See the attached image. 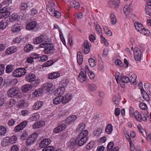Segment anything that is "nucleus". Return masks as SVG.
Here are the masks:
<instances>
[{"label": "nucleus", "mask_w": 151, "mask_h": 151, "mask_svg": "<svg viewBox=\"0 0 151 151\" xmlns=\"http://www.w3.org/2000/svg\"><path fill=\"white\" fill-rule=\"evenodd\" d=\"M26 73V70L23 68H19L15 70L13 72V76L17 78L24 76Z\"/></svg>", "instance_id": "2"}, {"label": "nucleus", "mask_w": 151, "mask_h": 151, "mask_svg": "<svg viewBox=\"0 0 151 151\" xmlns=\"http://www.w3.org/2000/svg\"><path fill=\"white\" fill-rule=\"evenodd\" d=\"M69 114V111L66 109L62 110L61 112L60 115L62 117H64L65 116L68 115Z\"/></svg>", "instance_id": "58"}, {"label": "nucleus", "mask_w": 151, "mask_h": 151, "mask_svg": "<svg viewBox=\"0 0 151 151\" xmlns=\"http://www.w3.org/2000/svg\"><path fill=\"white\" fill-rule=\"evenodd\" d=\"M38 135L37 133H35L30 135L27 140V145H30L32 144L37 138Z\"/></svg>", "instance_id": "5"}, {"label": "nucleus", "mask_w": 151, "mask_h": 151, "mask_svg": "<svg viewBox=\"0 0 151 151\" xmlns=\"http://www.w3.org/2000/svg\"><path fill=\"white\" fill-rule=\"evenodd\" d=\"M88 61L91 67H94L96 65V62L93 58H89L88 59Z\"/></svg>", "instance_id": "51"}, {"label": "nucleus", "mask_w": 151, "mask_h": 151, "mask_svg": "<svg viewBox=\"0 0 151 151\" xmlns=\"http://www.w3.org/2000/svg\"><path fill=\"white\" fill-rule=\"evenodd\" d=\"M51 44V45H49L44 49L43 51L45 53L50 54L53 52L54 51L53 46V45L52 46V44Z\"/></svg>", "instance_id": "21"}, {"label": "nucleus", "mask_w": 151, "mask_h": 151, "mask_svg": "<svg viewBox=\"0 0 151 151\" xmlns=\"http://www.w3.org/2000/svg\"><path fill=\"white\" fill-rule=\"evenodd\" d=\"M77 118V116L76 115H73L68 117L65 119V123L69 124L74 122Z\"/></svg>", "instance_id": "14"}, {"label": "nucleus", "mask_w": 151, "mask_h": 151, "mask_svg": "<svg viewBox=\"0 0 151 151\" xmlns=\"http://www.w3.org/2000/svg\"><path fill=\"white\" fill-rule=\"evenodd\" d=\"M85 127V124L83 123H81L76 128V131L77 132H79L83 130Z\"/></svg>", "instance_id": "42"}, {"label": "nucleus", "mask_w": 151, "mask_h": 151, "mask_svg": "<svg viewBox=\"0 0 151 151\" xmlns=\"http://www.w3.org/2000/svg\"><path fill=\"white\" fill-rule=\"evenodd\" d=\"M145 12L147 14L150 16L151 14V8L146 6L145 7Z\"/></svg>", "instance_id": "59"}, {"label": "nucleus", "mask_w": 151, "mask_h": 151, "mask_svg": "<svg viewBox=\"0 0 151 151\" xmlns=\"http://www.w3.org/2000/svg\"><path fill=\"white\" fill-rule=\"evenodd\" d=\"M66 127V124H61L55 128L54 130V132L56 133L60 132L65 129Z\"/></svg>", "instance_id": "16"}, {"label": "nucleus", "mask_w": 151, "mask_h": 151, "mask_svg": "<svg viewBox=\"0 0 151 151\" xmlns=\"http://www.w3.org/2000/svg\"><path fill=\"white\" fill-rule=\"evenodd\" d=\"M42 93V91L40 89L36 90L33 93L36 96H40V94Z\"/></svg>", "instance_id": "62"}, {"label": "nucleus", "mask_w": 151, "mask_h": 151, "mask_svg": "<svg viewBox=\"0 0 151 151\" xmlns=\"http://www.w3.org/2000/svg\"><path fill=\"white\" fill-rule=\"evenodd\" d=\"M77 145L76 139H70L69 143V146L71 148H74Z\"/></svg>", "instance_id": "26"}, {"label": "nucleus", "mask_w": 151, "mask_h": 151, "mask_svg": "<svg viewBox=\"0 0 151 151\" xmlns=\"http://www.w3.org/2000/svg\"><path fill=\"white\" fill-rule=\"evenodd\" d=\"M110 17L111 23L113 25L115 24L117 22L115 15L113 13H111L110 14Z\"/></svg>", "instance_id": "39"}, {"label": "nucleus", "mask_w": 151, "mask_h": 151, "mask_svg": "<svg viewBox=\"0 0 151 151\" xmlns=\"http://www.w3.org/2000/svg\"><path fill=\"white\" fill-rule=\"evenodd\" d=\"M95 29L97 32V33L99 34H101L100 35L101 38V42L103 43V42H104V38H103V37L102 35V32L101 29L100 25L99 24H97L95 27Z\"/></svg>", "instance_id": "22"}, {"label": "nucleus", "mask_w": 151, "mask_h": 151, "mask_svg": "<svg viewBox=\"0 0 151 151\" xmlns=\"http://www.w3.org/2000/svg\"><path fill=\"white\" fill-rule=\"evenodd\" d=\"M37 23L35 21H32L27 23L26 29L28 30H32V32H36L38 29L37 26Z\"/></svg>", "instance_id": "4"}, {"label": "nucleus", "mask_w": 151, "mask_h": 151, "mask_svg": "<svg viewBox=\"0 0 151 151\" xmlns=\"http://www.w3.org/2000/svg\"><path fill=\"white\" fill-rule=\"evenodd\" d=\"M134 116L137 120L139 122L142 121V116L139 112L136 111L134 113Z\"/></svg>", "instance_id": "33"}, {"label": "nucleus", "mask_w": 151, "mask_h": 151, "mask_svg": "<svg viewBox=\"0 0 151 151\" xmlns=\"http://www.w3.org/2000/svg\"><path fill=\"white\" fill-rule=\"evenodd\" d=\"M42 151H54V149L53 147L48 146L44 148Z\"/></svg>", "instance_id": "53"}, {"label": "nucleus", "mask_w": 151, "mask_h": 151, "mask_svg": "<svg viewBox=\"0 0 151 151\" xmlns=\"http://www.w3.org/2000/svg\"><path fill=\"white\" fill-rule=\"evenodd\" d=\"M53 85L52 83H47L44 85L43 89L44 90L49 91H52L53 90Z\"/></svg>", "instance_id": "28"}, {"label": "nucleus", "mask_w": 151, "mask_h": 151, "mask_svg": "<svg viewBox=\"0 0 151 151\" xmlns=\"http://www.w3.org/2000/svg\"><path fill=\"white\" fill-rule=\"evenodd\" d=\"M8 23L5 20H2L0 22V29H4L8 27Z\"/></svg>", "instance_id": "30"}, {"label": "nucleus", "mask_w": 151, "mask_h": 151, "mask_svg": "<svg viewBox=\"0 0 151 151\" xmlns=\"http://www.w3.org/2000/svg\"><path fill=\"white\" fill-rule=\"evenodd\" d=\"M88 88L90 91H93L96 90V86L94 84H90L88 86Z\"/></svg>", "instance_id": "50"}, {"label": "nucleus", "mask_w": 151, "mask_h": 151, "mask_svg": "<svg viewBox=\"0 0 151 151\" xmlns=\"http://www.w3.org/2000/svg\"><path fill=\"white\" fill-rule=\"evenodd\" d=\"M88 134V132L87 130H83L78 135V138H82L86 139V138H88L87 135Z\"/></svg>", "instance_id": "29"}, {"label": "nucleus", "mask_w": 151, "mask_h": 151, "mask_svg": "<svg viewBox=\"0 0 151 151\" xmlns=\"http://www.w3.org/2000/svg\"><path fill=\"white\" fill-rule=\"evenodd\" d=\"M144 86L147 93L149 95L151 96V91L150 88V84L147 83H145L144 84Z\"/></svg>", "instance_id": "48"}, {"label": "nucleus", "mask_w": 151, "mask_h": 151, "mask_svg": "<svg viewBox=\"0 0 151 151\" xmlns=\"http://www.w3.org/2000/svg\"><path fill=\"white\" fill-rule=\"evenodd\" d=\"M86 72L85 71H81L78 78V80L81 82H83L86 80Z\"/></svg>", "instance_id": "11"}, {"label": "nucleus", "mask_w": 151, "mask_h": 151, "mask_svg": "<svg viewBox=\"0 0 151 151\" xmlns=\"http://www.w3.org/2000/svg\"><path fill=\"white\" fill-rule=\"evenodd\" d=\"M94 147V143L93 142H90L87 145L86 147V148L87 149L89 150L92 149Z\"/></svg>", "instance_id": "56"}, {"label": "nucleus", "mask_w": 151, "mask_h": 151, "mask_svg": "<svg viewBox=\"0 0 151 151\" xmlns=\"http://www.w3.org/2000/svg\"><path fill=\"white\" fill-rule=\"evenodd\" d=\"M124 13L126 15L129 14L132 11L130 6L129 5H126L123 9Z\"/></svg>", "instance_id": "37"}, {"label": "nucleus", "mask_w": 151, "mask_h": 151, "mask_svg": "<svg viewBox=\"0 0 151 151\" xmlns=\"http://www.w3.org/2000/svg\"><path fill=\"white\" fill-rule=\"evenodd\" d=\"M120 0H117V1H114V2H112V7L114 8L118 7L120 5Z\"/></svg>", "instance_id": "46"}, {"label": "nucleus", "mask_w": 151, "mask_h": 151, "mask_svg": "<svg viewBox=\"0 0 151 151\" xmlns=\"http://www.w3.org/2000/svg\"><path fill=\"white\" fill-rule=\"evenodd\" d=\"M18 17L17 15L13 14L9 17V20L10 22H13L18 19Z\"/></svg>", "instance_id": "41"}, {"label": "nucleus", "mask_w": 151, "mask_h": 151, "mask_svg": "<svg viewBox=\"0 0 151 151\" xmlns=\"http://www.w3.org/2000/svg\"><path fill=\"white\" fill-rule=\"evenodd\" d=\"M21 30L20 26L18 24L14 25L12 27V31L14 33H17Z\"/></svg>", "instance_id": "24"}, {"label": "nucleus", "mask_w": 151, "mask_h": 151, "mask_svg": "<svg viewBox=\"0 0 151 151\" xmlns=\"http://www.w3.org/2000/svg\"><path fill=\"white\" fill-rule=\"evenodd\" d=\"M129 80L131 84H132L134 85H136L137 83V82L136 80L137 78V76L134 73H131L129 75Z\"/></svg>", "instance_id": "13"}, {"label": "nucleus", "mask_w": 151, "mask_h": 151, "mask_svg": "<svg viewBox=\"0 0 151 151\" xmlns=\"http://www.w3.org/2000/svg\"><path fill=\"white\" fill-rule=\"evenodd\" d=\"M36 78L35 75L33 74L30 73L26 76V80L29 82H32L35 80Z\"/></svg>", "instance_id": "20"}, {"label": "nucleus", "mask_w": 151, "mask_h": 151, "mask_svg": "<svg viewBox=\"0 0 151 151\" xmlns=\"http://www.w3.org/2000/svg\"><path fill=\"white\" fill-rule=\"evenodd\" d=\"M139 32L142 34L146 35L149 33L150 32L148 29H145L143 27V29H142Z\"/></svg>", "instance_id": "64"}, {"label": "nucleus", "mask_w": 151, "mask_h": 151, "mask_svg": "<svg viewBox=\"0 0 151 151\" xmlns=\"http://www.w3.org/2000/svg\"><path fill=\"white\" fill-rule=\"evenodd\" d=\"M77 62L80 65L82 63L83 61V56L81 52H78L77 54Z\"/></svg>", "instance_id": "35"}, {"label": "nucleus", "mask_w": 151, "mask_h": 151, "mask_svg": "<svg viewBox=\"0 0 151 151\" xmlns=\"http://www.w3.org/2000/svg\"><path fill=\"white\" fill-rule=\"evenodd\" d=\"M142 96L143 99H144L147 101H148L149 100V97L147 92H145L143 89L140 88Z\"/></svg>", "instance_id": "27"}, {"label": "nucleus", "mask_w": 151, "mask_h": 151, "mask_svg": "<svg viewBox=\"0 0 151 151\" xmlns=\"http://www.w3.org/2000/svg\"><path fill=\"white\" fill-rule=\"evenodd\" d=\"M61 98L62 104H65L70 101L72 99V96L70 94H66L63 96H61Z\"/></svg>", "instance_id": "8"}, {"label": "nucleus", "mask_w": 151, "mask_h": 151, "mask_svg": "<svg viewBox=\"0 0 151 151\" xmlns=\"http://www.w3.org/2000/svg\"><path fill=\"white\" fill-rule=\"evenodd\" d=\"M43 104L42 102L38 101L35 103L32 106V109L34 110H37L40 109Z\"/></svg>", "instance_id": "19"}, {"label": "nucleus", "mask_w": 151, "mask_h": 151, "mask_svg": "<svg viewBox=\"0 0 151 151\" xmlns=\"http://www.w3.org/2000/svg\"><path fill=\"white\" fill-rule=\"evenodd\" d=\"M47 41H44L39 46L40 48H46L49 45H51V44L50 43L49 40L47 42Z\"/></svg>", "instance_id": "40"}, {"label": "nucleus", "mask_w": 151, "mask_h": 151, "mask_svg": "<svg viewBox=\"0 0 151 151\" xmlns=\"http://www.w3.org/2000/svg\"><path fill=\"white\" fill-rule=\"evenodd\" d=\"M32 88V86L29 84H25L22 87V90L23 92H26L29 91Z\"/></svg>", "instance_id": "32"}, {"label": "nucleus", "mask_w": 151, "mask_h": 151, "mask_svg": "<svg viewBox=\"0 0 151 151\" xmlns=\"http://www.w3.org/2000/svg\"><path fill=\"white\" fill-rule=\"evenodd\" d=\"M134 26L137 30L139 32L142 29H143V26L142 24L139 22H135L134 24Z\"/></svg>", "instance_id": "31"}, {"label": "nucleus", "mask_w": 151, "mask_h": 151, "mask_svg": "<svg viewBox=\"0 0 151 151\" xmlns=\"http://www.w3.org/2000/svg\"><path fill=\"white\" fill-rule=\"evenodd\" d=\"M7 94L9 97H11L14 96L20 97L21 95L19 89L15 87L10 89L7 91Z\"/></svg>", "instance_id": "3"}, {"label": "nucleus", "mask_w": 151, "mask_h": 151, "mask_svg": "<svg viewBox=\"0 0 151 151\" xmlns=\"http://www.w3.org/2000/svg\"><path fill=\"white\" fill-rule=\"evenodd\" d=\"M44 40L42 38V36H40L36 39L35 43L36 44H40Z\"/></svg>", "instance_id": "54"}, {"label": "nucleus", "mask_w": 151, "mask_h": 151, "mask_svg": "<svg viewBox=\"0 0 151 151\" xmlns=\"http://www.w3.org/2000/svg\"><path fill=\"white\" fill-rule=\"evenodd\" d=\"M113 131V126L111 124H109L107 125L105 129L106 133L109 134H111Z\"/></svg>", "instance_id": "34"}, {"label": "nucleus", "mask_w": 151, "mask_h": 151, "mask_svg": "<svg viewBox=\"0 0 151 151\" xmlns=\"http://www.w3.org/2000/svg\"><path fill=\"white\" fill-rule=\"evenodd\" d=\"M33 49V46L30 44L27 45L24 48V51L27 52H29L30 51L32 50Z\"/></svg>", "instance_id": "44"}, {"label": "nucleus", "mask_w": 151, "mask_h": 151, "mask_svg": "<svg viewBox=\"0 0 151 151\" xmlns=\"http://www.w3.org/2000/svg\"><path fill=\"white\" fill-rule=\"evenodd\" d=\"M6 132V129L4 127L0 126V134L4 135Z\"/></svg>", "instance_id": "49"}, {"label": "nucleus", "mask_w": 151, "mask_h": 151, "mask_svg": "<svg viewBox=\"0 0 151 151\" xmlns=\"http://www.w3.org/2000/svg\"><path fill=\"white\" fill-rule=\"evenodd\" d=\"M78 138V137L76 139L77 145L79 146H81L85 144L88 139V138Z\"/></svg>", "instance_id": "12"}, {"label": "nucleus", "mask_w": 151, "mask_h": 151, "mask_svg": "<svg viewBox=\"0 0 151 151\" xmlns=\"http://www.w3.org/2000/svg\"><path fill=\"white\" fill-rule=\"evenodd\" d=\"M14 69L13 66L12 65H8L6 67V73H9L12 72Z\"/></svg>", "instance_id": "43"}, {"label": "nucleus", "mask_w": 151, "mask_h": 151, "mask_svg": "<svg viewBox=\"0 0 151 151\" xmlns=\"http://www.w3.org/2000/svg\"><path fill=\"white\" fill-rule=\"evenodd\" d=\"M59 34H60V39L62 41L63 43L65 45V39L64 38V37L63 36V34L62 33V32L60 31V30L59 29Z\"/></svg>", "instance_id": "61"}, {"label": "nucleus", "mask_w": 151, "mask_h": 151, "mask_svg": "<svg viewBox=\"0 0 151 151\" xmlns=\"http://www.w3.org/2000/svg\"><path fill=\"white\" fill-rule=\"evenodd\" d=\"M9 137H6L3 139L1 142V144L3 146H5L7 145V144L9 143Z\"/></svg>", "instance_id": "47"}, {"label": "nucleus", "mask_w": 151, "mask_h": 151, "mask_svg": "<svg viewBox=\"0 0 151 151\" xmlns=\"http://www.w3.org/2000/svg\"><path fill=\"white\" fill-rule=\"evenodd\" d=\"M16 102V101L14 99H10L9 101V106L11 107L15 104Z\"/></svg>", "instance_id": "57"}, {"label": "nucleus", "mask_w": 151, "mask_h": 151, "mask_svg": "<svg viewBox=\"0 0 151 151\" xmlns=\"http://www.w3.org/2000/svg\"><path fill=\"white\" fill-rule=\"evenodd\" d=\"M28 7V5L25 3H23L21 4L20 9V10L24 11Z\"/></svg>", "instance_id": "52"}, {"label": "nucleus", "mask_w": 151, "mask_h": 151, "mask_svg": "<svg viewBox=\"0 0 151 151\" xmlns=\"http://www.w3.org/2000/svg\"><path fill=\"white\" fill-rule=\"evenodd\" d=\"M128 137H129V139L128 140V142H129V143L130 150L131 151H133L134 150V145L133 144V143L132 142L131 138L129 137V136Z\"/></svg>", "instance_id": "60"}, {"label": "nucleus", "mask_w": 151, "mask_h": 151, "mask_svg": "<svg viewBox=\"0 0 151 151\" xmlns=\"http://www.w3.org/2000/svg\"><path fill=\"white\" fill-rule=\"evenodd\" d=\"M134 57L136 61H140L141 59L142 53L140 50L136 48L134 51Z\"/></svg>", "instance_id": "6"}, {"label": "nucleus", "mask_w": 151, "mask_h": 151, "mask_svg": "<svg viewBox=\"0 0 151 151\" xmlns=\"http://www.w3.org/2000/svg\"><path fill=\"white\" fill-rule=\"evenodd\" d=\"M60 76V73L57 72H54L49 74L48 75V78L49 79H55Z\"/></svg>", "instance_id": "18"}, {"label": "nucleus", "mask_w": 151, "mask_h": 151, "mask_svg": "<svg viewBox=\"0 0 151 151\" xmlns=\"http://www.w3.org/2000/svg\"><path fill=\"white\" fill-rule=\"evenodd\" d=\"M139 106L141 109L145 110L147 108V105L144 103H141L139 105Z\"/></svg>", "instance_id": "63"}, {"label": "nucleus", "mask_w": 151, "mask_h": 151, "mask_svg": "<svg viewBox=\"0 0 151 151\" xmlns=\"http://www.w3.org/2000/svg\"><path fill=\"white\" fill-rule=\"evenodd\" d=\"M53 103L55 105H58L60 103H62L61 99V95L56 97L53 101Z\"/></svg>", "instance_id": "36"}, {"label": "nucleus", "mask_w": 151, "mask_h": 151, "mask_svg": "<svg viewBox=\"0 0 151 151\" xmlns=\"http://www.w3.org/2000/svg\"><path fill=\"white\" fill-rule=\"evenodd\" d=\"M53 63V62L52 60H49L46 62L43 65V66L47 67L52 65Z\"/></svg>", "instance_id": "55"}, {"label": "nucleus", "mask_w": 151, "mask_h": 151, "mask_svg": "<svg viewBox=\"0 0 151 151\" xmlns=\"http://www.w3.org/2000/svg\"><path fill=\"white\" fill-rule=\"evenodd\" d=\"M27 124V121H24L19 124L16 126L14 128V130L16 132H18L26 126Z\"/></svg>", "instance_id": "7"}, {"label": "nucleus", "mask_w": 151, "mask_h": 151, "mask_svg": "<svg viewBox=\"0 0 151 151\" xmlns=\"http://www.w3.org/2000/svg\"><path fill=\"white\" fill-rule=\"evenodd\" d=\"M0 13L4 16V18L8 17L10 14V12L7 11L6 7H4L0 10Z\"/></svg>", "instance_id": "15"}, {"label": "nucleus", "mask_w": 151, "mask_h": 151, "mask_svg": "<svg viewBox=\"0 0 151 151\" xmlns=\"http://www.w3.org/2000/svg\"><path fill=\"white\" fill-rule=\"evenodd\" d=\"M50 139H45L40 142L39 146L41 148L46 147L50 143Z\"/></svg>", "instance_id": "10"}, {"label": "nucleus", "mask_w": 151, "mask_h": 151, "mask_svg": "<svg viewBox=\"0 0 151 151\" xmlns=\"http://www.w3.org/2000/svg\"><path fill=\"white\" fill-rule=\"evenodd\" d=\"M45 123L44 121H41L36 122L33 125L32 127L34 129H36L40 128L44 126Z\"/></svg>", "instance_id": "23"}, {"label": "nucleus", "mask_w": 151, "mask_h": 151, "mask_svg": "<svg viewBox=\"0 0 151 151\" xmlns=\"http://www.w3.org/2000/svg\"><path fill=\"white\" fill-rule=\"evenodd\" d=\"M120 78L119 83L120 86H122L121 83H128L129 81V78L128 77L120 76Z\"/></svg>", "instance_id": "25"}, {"label": "nucleus", "mask_w": 151, "mask_h": 151, "mask_svg": "<svg viewBox=\"0 0 151 151\" xmlns=\"http://www.w3.org/2000/svg\"><path fill=\"white\" fill-rule=\"evenodd\" d=\"M40 117L39 114L37 113H34L31 115L30 118V120L32 121H36Z\"/></svg>", "instance_id": "38"}, {"label": "nucleus", "mask_w": 151, "mask_h": 151, "mask_svg": "<svg viewBox=\"0 0 151 151\" xmlns=\"http://www.w3.org/2000/svg\"><path fill=\"white\" fill-rule=\"evenodd\" d=\"M62 83L63 84V86L60 88H58L57 90V93L58 95H62L63 94L65 91V87L66 86L67 82L63 81H62Z\"/></svg>", "instance_id": "9"}, {"label": "nucleus", "mask_w": 151, "mask_h": 151, "mask_svg": "<svg viewBox=\"0 0 151 151\" xmlns=\"http://www.w3.org/2000/svg\"><path fill=\"white\" fill-rule=\"evenodd\" d=\"M83 47H84V52L85 54H88L90 51V48L88 42V41L85 40L83 43Z\"/></svg>", "instance_id": "17"}, {"label": "nucleus", "mask_w": 151, "mask_h": 151, "mask_svg": "<svg viewBox=\"0 0 151 151\" xmlns=\"http://www.w3.org/2000/svg\"><path fill=\"white\" fill-rule=\"evenodd\" d=\"M55 5V3L53 2L51 4L47 5L46 7L47 10L51 16L59 18L61 16V14L59 12L55 11L54 8Z\"/></svg>", "instance_id": "1"}, {"label": "nucleus", "mask_w": 151, "mask_h": 151, "mask_svg": "<svg viewBox=\"0 0 151 151\" xmlns=\"http://www.w3.org/2000/svg\"><path fill=\"white\" fill-rule=\"evenodd\" d=\"M17 140V138L15 136H13L10 138L9 137V143L12 144L15 143Z\"/></svg>", "instance_id": "45"}]
</instances>
